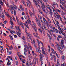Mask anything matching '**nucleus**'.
Instances as JSON below:
<instances>
[{
    "mask_svg": "<svg viewBox=\"0 0 66 66\" xmlns=\"http://www.w3.org/2000/svg\"><path fill=\"white\" fill-rule=\"evenodd\" d=\"M38 10L39 11L40 13L41 14H43V13H42V11H41V10H40L39 9H38Z\"/></svg>",
    "mask_w": 66,
    "mask_h": 66,
    "instance_id": "b1692460",
    "label": "nucleus"
},
{
    "mask_svg": "<svg viewBox=\"0 0 66 66\" xmlns=\"http://www.w3.org/2000/svg\"><path fill=\"white\" fill-rule=\"evenodd\" d=\"M47 36H48L49 37H50V35H49L48 34V33H47Z\"/></svg>",
    "mask_w": 66,
    "mask_h": 66,
    "instance_id": "09e8293b",
    "label": "nucleus"
},
{
    "mask_svg": "<svg viewBox=\"0 0 66 66\" xmlns=\"http://www.w3.org/2000/svg\"><path fill=\"white\" fill-rule=\"evenodd\" d=\"M15 28H16V30H19V29H20L19 28V27H18L17 26H15Z\"/></svg>",
    "mask_w": 66,
    "mask_h": 66,
    "instance_id": "f3484780",
    "label": "nucleus"
},
{
    "mask_svg": "<svg viewBox=\"0 0 66 66\" xmlns=\"http://www.w3.org/2000/svg\"><path fill=\"white\" fill-rule=\"evenodd\" d=\"M35 63L34 64H36V59H35Z\"/></svg>",
    "mask_w": 66,
    "mask_h": 66,
    "instance_id": "79ce46f5",
    "label": "nucleus"
},
{
    "mask_svg": "<svg viewBox=\"0 0 66 66\" xmlns=\"http://www.w3.org/2000/svg\"><path fill=\"white\" fill-rule=\"evenodd\" d=\"M59 46V45L58 44H56L55 45V47H56Z\"/></svg>",
    "mask_w": 66,
    "mask_h": 66,
    "instance_id": "bf43d9fd",
    "label": "nucleus"
},
{
    "mask_svg": "<svg viewBox=\"0 0 66 66\" xmlns=\"http://www.w3.org/2000/svg\"><path fill=\"white\" fill-rule=\"evenodd\" d=\"M60 7H61V8L62 9H64V8L62 7V5H60Z\"/></svg>",
    "mask_w": 66,
    "mask_h": 66,
    "instance_id": "473e14b6",
    "label": "nucleus"
},
{
    "mask_svg": "<svg viewBox=\"0 0 66 66\" xmlns=\"http://www.w3.org/2000/svg\"><path fill=\"white\" fill-rule=\"evenodd\" d=\"M55 28L54 27L53 29V32H55Z\"/></svg>",
    "mask_w": 66,
    "mask_h": 66,
    "instance_id": "2f4dec72",
    "label": "nucleus"
},
{
    "mask_svg": "<svg viewBox=\"0 0 66 66\" xmlns=\"http://www.w3.org/2000/svg\"><path fill=\"white\" fill-rule=\"evenodd\" d=\"M50 55L51 56H53V55H52V52H51V54H50Z\"/></svg>",
    "mask_w": 66,
    "mask_h": 66,
    "instance_id": "338daca9",
    "label": "nucleus"
},
{
    "mask_svg": "<svg viewBox=\"0 0 66 66\" xmlns=\"http://www.w3.org/2000/svg\"><path fill=\"white\" fill-rule=\"evenodd\" d=\"M48 32H49V33L50 35H51V31H48Z\"/></svg>",
    "mask_w": 66,
    "mask_h": 66,
    "instance_id": "8fccbe9b",
    "label": "nucleus"
},
{
    "mask_svg": "<svg viewBox=\"0 0 66 66\" xmlns=\"http://www.w3.org/2000/svg\"><path fill=\"white\" fill-rule=\"evenodd\" d=\"M29 48H30V49L31 50H32V47H31V46H29Z\"/></svg>",
    "mask_w": 66,
    "mask_h": 66,
    "instance_id": "603ef678",
    "label": "nucleus"
},
{
    "mask_svg": "<svg viewBox=\"0 0 66 66\" xmlns=\"http://www.w3.org/2000/svg\"><path fill=\"white\" fill-rule=\"evenodd\" d=\"M54 31H55L54 32H55V33H58V31H57V29H55V30Z\"/></svg>",
    "mask_w": 66,
    "mask_h": 66,
    "instance_id": "a878e982",
    "label": "nucleus"
},
{
    "mask_svg": "<svg viewBox=\"0 0 66 66\" xmlns=\"http://www.w3.org/2000/svg\"><path fill=\"white\" fill-rule=\"evenodd\" d=\"M10 22L11 23V25H12V24H13V21H10Z\"/></svg>",
    "mask_w": 66,
    "mask_h": 66,
    "instance_id": "4d7b16f0",
    "label": "nucleus"
},
{
    "mask_svg": "<svg viewBox=\"0 0 66 66\" xmlns=\"http://www.w3.org/2000/svg\"><path fill=\"white\" fill-rule=\"evenodd\" d=\"M11 8V9L12 10H14L13 9H14L13 8V6L12 5H11L10 7V8Z\"/></svg>",
    "mask_w": 66,
    "mask_h": 66,
    "instance_id": "aec40b11",
    "label": "nucleus"
},
{
    "mask_svg": "<svg viewBox=\"0 0 66 66\" xmlns=\"http://www.w3.org/2000/svg\"><path fill=\"white\" fill-rule=\"evenodd\" d=\"M24 50L25 52H27V48H24Z\"/></svg>",
    "mask_w": 66,
    "mask_h": 66,
    "instance_id": "72a5a7b5",
    "label": "nucleus"
},
{
    "mask_svg": "<svg viewBox=\"0 0 66 66\" xmlns=\"http://www.w3.org/2000/svg\"><path fill=\"white\" fill-rule=\"evenodd\" d=\"M25 31L26 32V33H27V28H25Z\"/></svg>",
    "mask_w": 66,
    "mask_h": 66,
    "instance_id": "58836bf2",
    "label": "nucleus"
},
{
    "mask_svg": "<svg viewBox=\"0 0 66 66\" xmlns=\"http://www.w3.org/2000/svg\"><path fill=\"white\" fill-rule=\"evenodd\" d=\"M2 18L3 19H4V15H2Z\"/></svg>",
    "mask_w": 66,
    "mask_h": 66,
    "instance_id": "e433bc0d",
    "label": "nucleus"
},
{
    "mask_svg": "<svg viewBox=\"0 0 66 66\" xmlns=\"http://www.w3.org/2000/svg\"><path fill=\"white\" fill-rule=\"evenodd\" d=\"M47 19L48 20V22H49L50 23H51V21L50 20V19H49V18H47Z\"/></svg>",
    "mask_w": 66,
    "mask_h": 66,
    "instance_id": "dca6fc26",
    "label": "nucleus"
},
{
    "mask_svg": "<svg viewBox=\"0 0 66 66\" xmlns=\"http://www.w3.org/2000/svg\"><path fill=\"white\" fill-rule=\"evenodd\" d=\"M16 19L17 20V21H19V20H18V17H17V16H16Z\"/></svg>",
    "mask_w": 66,
    "mask_h": 66,
    "instance_id": "a19ab883",
    "label": "nucleus"
},
{
    "mask_svg": "<svg viewBox=\"0 0 66 66\" xmlns=\"http://www.w3.org/2000/svg\"><path fill=\"white\" fill-rule=\"evenodd\" d=\"M20 56H21L22 57H23V58H24V59L25 58V57L23 56L22 55H20Z\"/></svg>",
    "mask_w": 66,
    "mask_h": 66,
    "instance_id": "a18cd8bd",
    "label": "nucleus"
},
{
    "mask_svg": "<svg viewBox=\"0 0 66 66\" xmlns=\"http://www.w3.org/2000/svg\"><path fill=\"white\" fill-rule=\"evenodd\" d=\"M22 2L23 3L24 5H26V4H25V3H24V2L23 1H22Z\"/></svg>",
    "mask_w": 66,
    "mask_h": 66,
    "instance_id": "49530a36",
    "label": "nucleus"
},
{
    "mask_svg": "<svg viewBox=\"0 0 66 66\" xmlns=\"http://www.w3.org/2000/svg\"><path fill=\"white\" fill-rule=\"evenodd\" d=\"M42 9L43 11H44V12H45V13H46V11H45V9H44V8H42Z\"/></svg>",
    "mask_w": 66,
    "mask_h": 66,
    "instance_id": "7c9ffc66",
    "label": "nucleus"
},
{
    "mask_svg": "<svg viewBox=\"0 0 66 66\" xmlns=\"http://www.w3.org/2000/svg\"><path fill=\"white\" fill-rule=\"evenodd\" d=\"M46 26H47L48 29L49 28V22H48L47 21H46Z\"/></svg>",
    "mask_w": 66,
    "mask_h": 66,
    "instance_id": "39448f33",
    "label": "nucleus"
},
{
    "mask_svg": "<svg viewBox=\"0 0 66 66\" xmlns=\"http://www.w3.org/2000/svg\"><path fill=\"white\" fill-rule=\"evenodd\" d=\"M6 16L7 17H11V16L9 15L8 13V14L6 15Z\"/></svg>",
    "mask_w": 66,
    "mask_h": 66,
    "instance_id": "4c0bfd02",
    "label": "nucleus"
},
{
    "mask_svg": "<svg viewBox=\"0 0 66 66\" xmlns=\"http://www.w3.org/2000/svg\"><path fill=\"white\" fill-rule=\"evenodd\" d=\"M22 38L24 40H25V38H24V37H22Z\"/></svg>",
    "mask_w": 66,
    "mask_h": 66,
    "instance_id": "864d4df0",
    "label": "nucleus"
},
{
    "mask_svg": "<svg viewBox=\"0 0 66 66\" xmlns=\"http://www.w3.org/2000/svg\"><path fill=\"white\" fill-rule=\"evenodd\" d=\"M14 14L15 15H16V11H15V10H14Z\"/></svg>",
    "mask_w": 66,
    "mask_h": 66,
    "instance_id": "c85d7f7f",
    "label": "nucleus"
},
{
    "mask_svg": "<svg viewBox=\"0 0 66 66\" xmlns=\"http://www.w3.org/2000/svg\"><path fill=\"white\" fill-rule=\"evenodd\" d=\"M40 57H41V58H43L44 57V55H42L41 56H40Z\"/></svg>",
    "mask_w": 66,
    "mask_h": 66,
    "instance_id": "de8ad7c7",
    "label": "nucleus"
},
{
    "mask_svg": "<svg viewBox=\"0 0 66 66\" xmlns=\"http://www.w3.org/2000/svg\"><path fill=\"white\" fill-rule=\"evenodd\" d=\"M43 54H44L45 55V56H47V55L45 53V51H44V50H43Z\"/></svg>",
    "mask_w": 66,
    "mask_h": 66,
    "instance_id": "1a4fd4ad",
    "label": "nucleus"
},
{
    "mask_svg": "<svg viewBox=\"0 0 66 66\" xmlns=\"http://www.w3.org/2000/svg\"><path fill=\"white\" fill-rule=\"evenodd\" d=\"M56 11H57V12H58L59 13H61V11L58 9H57Z\"/></svg>",
    "mask_w": 66,
    "mask_h": 66,
    "instance_id": "cd10ccee",
    "label": "nucleus"
},
{
    "mask_svg": "<svg viewBox=\"0 0 66 66\" xmlns=\"http://www.w3.org/2000/svg\"><path fill=\"white\" fill-rule=\"evenodd\" d=\"M37 42L38 41V45H39V44H40V43H39V41H38V40H37Z\"/></svg>",
    "mask_w": 66,
    "mask_h": 66,
    "instance_id": "c756f323",
    "label": "nucleus"
},
{
    "mask_svg": "<svg viewBox=\"0 0 66 66\" xmlns=\"http://www.w3.org/2000/svg\"><path fill=\"white\" fill-rule=\"evenodd\" d=\"M57 36L58 37V38H62V36H61L60 35H57Z\"/></svg>",
    "mask_w": 66,
    "mask_h": 66,
    "instance_id": "5701e85b",
    "label": "nucleus"
},
{
    "mask_svg": "<svg viewBox=\"0 0 66 66\" xmlns=\"http://www.w3.org/2000/svg\"><path fill=\"white\" fill-rule=\"evenodd\" d=\"M38 1H33L34 2V3L36 4V6H37V2Z\"/></svg>",
    "mask_w": 66,
    "mask_h": 66,
    "instance_id": "0eeeda50",
    "label": "nucleus"
},
{
    "mask_svg": "<svg viewBox=\"0 0 66 66\" xmlns=\"http://www.w3.org/2000/svg\"><path fill=\"white\" fill-rule=\"evenodd\" d=\"M14 36L15 38H17V36H16V35H14Z\"/></svg>",
    "mask_w": 66,
    "mask_h": 66,
    "instance_id": "5fc2aeb1",
    "label": "nucleus"
},
{
    "mask_svg": "<svg viewBox=\"0 0 66 66\" xmlns=\"http://www.w3.org/2000/svg\"><path fill=\"white\" fill-rule=\"evenodd\" d=\"M41 51L40 50H39L38 51V52H39V53H40V52H41Z\"/></svg>",
    "mask_w": 66,
    "mask_h": 66,
    "instance_id": "052dcab7",
    "label": "nucleus"
},
{
    "mask_svg": "<svg viewBox=\"0 0 66 66\" xmlns=\"http://www.w3.org/2000/svg\"><path fill=\"white\" fill-rule=\"evenodd\" d=\"M20 24L21 27H22V28L23 29H24V26H23V24H22L21 22H20Z\"/></svg>",
    "mask_w": 66,
    "mask_h": 66,
    "instance_id": "20e7f679",
    "label": "nucleus"
},
{
    "mask_svg": "<svg viewBox=\"0 0 66 66\" xmlns=\"http://www.w3.org/2000/svg\"><path fill=\"white\" fill-rule=\"evenodd\" d=\"M20 9H21L22 11H24V9H23V7H22V6H21L20 7Z\"/></svg>",
    "mask_w": 66,
    "mask_h": 66,
    "instance_id": "ddd939ff",
    "label": "nucleus"
},
{
    "mask_svg": "<svg viewBox=\"0 0 66 66\" xmlns=\"http://www.w3.org/2000/svg\"><path fill=\"white\" fill-rule=\"evenodd\" d=\"M35 17L36 18V21L38 25V26H39V22H38V19H37V17L36 16H35Z\"/></svg>",
    "mask_w": 66,
    "mask_h": 66,
    "instance_id": "7ed1b4c3",
    "label": "nucleus"
},
{
    "mask_svg": "<svg viewBox=\"0 0 66 66\" xmlns=\"http://www.w3.org/2000/svg\"><path fill=\"white\" fill-rule=\"evenodd\" d=\"M40 20H42V17L41 16H40Z\"/></svg>",
    "mask_w": 66,
    "mask_h": 66,
    "instance_id": "69168bd1",
    "label": "nucleus"
},
{
    "mask_svg": "<svg viewBox=\"0 0 66 66\" xmlns=\"http://www.w3.org/2000/svg\"><path fill=\"white\" fill-rule=\"evenodd\" d=\"M42 25L43 27H44V28L46 30H47V28H46V26L45 25V23H43L42 24Z\"/></svg>",
    "mask_w": 66,
    "mask_h": 66,
    "instance_id": "423d86ee",
    "label": "nucleus"
},
{
    "mask_svg": "<svg viewBox=\"0 0 66 66\" xmlns=\"http://www.w3.org/2000/svg\"><path fill=\"white\" fill-rule=\"evenodd\" d=\"M22 15H26V14H25V13H24L23 12L22 13Z\"/></svg>",
    "mask_w": 66,
    "mask_h": 66,
    "instance_id": "13d9d810",
    "label": "nucleus"
},
{
    "mask_svg": "<svg viewBox=\"0 0 66 66\" xmlns=\"http://www.w3.org/2000/svg\"><path fill=\"white\" fill-rule=\"evenodd\" d=\"M57 49L58 50H59L60 52H62V51L59 49V48H57Z\"/></svg>",
    "mask_w": 66,
    "mask_h": 66,
    "instance_id": "6e6d98bb",
    "label": "nucleus"
},
{
    "mask_svg": "<svg viewBox=\"0 0 66 66\" xmlns=\"http://www.w3.org/2000/svg\"><path fill=\"white\" fill-rule=\"evenodd\" d=\"M66 65V63L64 62L63 63V64H62L61 65V66H65V65Z\"/></svg>",
    "mask_w": 66,
    "mask_h": 66,
    "instance_id": "412c9836",
    "label": "nucleus"
},
{
    "mask_svg": "<svg viewBox=\"0 0 66 66\" xmlns=\"http://www.w3.org/2000/svg\"><path fill=\"white\" fill-rule=\"evenodd\" d=\"M63 29L64 30H66V28L64 27Z\"/></svg>",
    "mask_w": 66,
    "mask_h": 66,
    "instance_id": "774afa93",
    "label": "nucleus"
},
{
    "mask_svg": "<svg viewBox=\"0 0 66 66\" xmlns=\"http://www.w3.org/2000/svg\"><path fill=\"white\" fill-rule=\"evenodd\" d=\"M7 64L8 66H10L11 64V62L9 63V62H7Z\"/></svg>",
    "mask_w": 66,
    "mask_h": 66,
    "instance_id": "4be33fe9",
    "label": "nucleus"
},
{
    "mask_svg": "<svg viewBox=\"0 0 66 66\" xmlns=\"http://www.w3.org/2000/svg\"><path fill=\"white\" fill-rule=\"evenodd\" d=\"M27 21H28V22H30V23H31V21H30V20H28Z\"/></svg>",
    "mask_w": 66,
    "mask_h": 66,
    "instance_id": "e2e57ef3",
    "label": "nucleus"
},
{
    "mask_svg": "<svg viewBox=\"0 0 66 66\" xmlns=\"http://www.w3.org/2000/svg\"><path fill=\"white\" fill-rule=\"evenodd\" d=\"M60 32H61L62 34V35H64L66 34L64 32H63V31H60Z\"/></svg>",
    "mask_w": 66,
    "mask_h": 66,
    "instance_id": "9d476101",
    "label": "nucleus"
},
{
    "mask_svg": "<svg viewBox=\"0 0 66 66\" xmlns=\"http://www.w3.org/2000/svg\"><path fill=\"white\" fill-rule=\"evenodd\" d=\"M62 58L63 60H65V56L63 55L62 56Z\"/></svg>",
    "mask_w": 66,
    "mask_h": 66,
    "instance_id": "2eb2a0df",
    "label": "nucleus"
},
{
    "mask_svg": "<svg viewBox=\"0 0 66 66\" xmlns=\"http://www.w3.org/2000/svg\"><path fill=\"white\" fill-rule=\"evenodd\" d=\"M7 22V21L5 20V21H4L3 22V23L4 24H5Z\"/></svg>",
    "mask_w": 66,
    "mask_h": 66,
    "instance_id": "f704fd0d",
    "label": "nucleus"
},
{
    "mask_svg": "<svg viewBox=\"0 0 66 66\" xmlns=\"http://www.w3.org/2000/svg\"><path fill=\"white\" fill-rule=\"evenodd\" d=\"M59 29L60 31H59V33H60V34H61V33L60 31H62V29H61V28L60 27H59V28H58Z\"/></svg>",
    "mask_w": 66,
    "mask_h": 66,
    "instance_id": "9b49d317",
    "label": "nucleus"
},
{
    "mask_svg": "<svg viewBox=\"0 0 66 66\" xmlns=\"http://www.w3.org/2000/svg\"><path fill=\"white\" fill-rule=\"evenodd\" d=\"M18 32L19 33H21V30H20V29H19L18 31Z\"/></svg>",
    "mask_w": 66,
    "mask_h": 66,
    "instance_id": "37998d69",
    "label": "nucleus"
},
{
    "mask_svg": "<svg viewBox=\"0 0 66 66\" xmlns=\"http://www.w3.org/2000/svg\"><path fill=\"white\" fill-rule=\"evenodd\" d=\"M9 37H10L11 38V39L13 40V37H12V36L11 35H9Z\"/></svg>",
    "mask_w": 66,
    "mask_h": 66,
    "instance_id": "a211bd4d",
    "label": "nucleus"
},
{
    "mask_svg": "<svg viewBox=\"0 0 66 66\" xmlns=\"http://www.w3.org/2000/svg\"><path fill=\"white\" fill-rule=\"evenodd\" d=\"M53 5H55V4H56V3H53Z\"/></svg>",
    "mask_w": 66,
    "mask_h": 66,
    "instance_id": "0e129e2a",
    "label": "nucleus"
},
{
    "mask_svg": "<svg viewBox=\"0 0 66 66\" xmlns=\"http://www.w3.org/2000/svg\"><path fill=\"white\" fill-rule=\"evenodd\" d=\"M29 64V62H28V61H27V62L26 63V66H29V64Z\"/></svg>",
    "mask_w": 66,
    "mask_h": 66,
    "instance_id": "ea45409f",
    "label": "nucleus"
},
{
    "mask_svg": "<svg viewBox=\"0 0 66 66\" xmlns=\"http://www.w3.org/2000/svg\"><path fill=\"white\" fill-rule=\"evenodd\" d=\"M16 33L18 35H19V34L20 35H21V33H19L18 32H17V31L16 32Z\"/></svg>",
    "mask_w": 66,
    "mask_h": 66,
    "instance_id": "4468645a",
    "label": "nucleus"
},
{
    "mask_svg": "<svg viewBox=\"0 0 66 66\" xmlns=\"http://www.w3.org/2000/svg\"><path fill=\"white\" fill-rule=\"evenodd\" d=\"M26 34L27 36H28V37H31V34H30V33H29L28 34V33H26Z\"/></svg>",
    "mask_w": 66,
    "mask_h": 66,
    "instance_id": "6e6552de",
    "label": "nucleus"
},
{
    "mask_svg": "<svg viewBox=\"0 0 66 66\" xmlns=\"http://www.w3.org/2000/svg\"><path fill=\"white\" fill-rule=\"evenodd\" d=\"M61 45L62 47V48H63L64 47V45H63V44H64V40L63 39H62L61 40Z\"/></svg>",
    "mask_w": 66,
    "mask_h": 66,
    "instance_id": "f03ea898",
    "label": "nucleus"
},
{
    "mask_svg": "<svg viewBox=\"0 0 66 66\" xmlns=\"http://www.w3.org/2000/svg\"><path fill=\"white\" fill-rule=\"evenodd\" d=\"M43 18L44 21H46H46H46V20L45 19V18L44 16H43Z\"/></svg>",
    "mask_w": 66,
    "mask_h": 66,
    "instance_id": "393cba45",
    "label": "nucleus"
},
{
    "mask_svg": "<svg viewBox=\"0 0 66 66\" xmlns=\"http://www.w3.org/2000/svg\"><path fill=\"white\" fill-rule=\"evenodd\" d=\"M65 4V3L64 2H62L61 4H62V5H64V4Z\"/></svg>",
    "mask_w": 66,
    "mask_h": 66,
    "instance_id": "c9c22d12",
    "label": "nucleus"
},
{
    "mask_svg": "<svg viewBox=\"0 0 66 66\" xmlns=\"http://www.w3.org/2000/svg\"><path fill=\"white\" fill-rule=\"evenodd\" d=\"M38 30L39 31V32H40L42 34V30L40 28H38Z\"/></svg>",
    "mask_w": 66,
    "mask_h": 66,
    "instance_id": "6ab92c4d",
    "label": "nucleus"
},
{
    "mask_svg": "<svg viewBox=\"0 0 66 66\" xmlns=\"http://www.w3.org/2000/svg\"><path fill=\"white\" fill-rule=\"evenodd\" d=\"M40 43H41L42 44V45L43 46V47H44V44H43L42 43V42H41V41H40Z\"/></svg>",
    "mask_w": 66,
    "mask_h": 66,
    "instance_id": "3c124183",
    "label": "nucleus"
},
{
    "mask_svg": "<svg viewBox=\"0 0 66 66\" xmlns=\"http://www.w3.org/2000/svg\"><path fill=\"white\" fill-rule=\"evenodd\" d=\"M49 26L50 28H51V29H52V28H53V27H52V26H51V24H50Z\"/></svg>",
    "mask_w": 66,
    "mask_h": 66,
    "instance_id": "bb28decb",
    "label": "nucleus"
},
{
    "mask_svg": "<svg viewBox=\"0 0 66 66\" xmlns=\"http://www.w3.org/2000/svg\"><path fill=\"white\" fill-rule=\"evenodd\" d=\"M53 35L54 36V37H56V36H55V35L54 34H53Z\"/></svg>",
    "mask_w": 66,
    "mask_h": 66,
    "instance_id": "680f3d73",
    "label": "nucleus"
},
{
    "mask_svg": "<svg viewBox=\"0 0 66 66\" xmlns=\"http://www.w3.org/2000/svg\"><path fill=\"white\" fill-rule=\"evenodd\" d=\"M13 8L15 10L17 9V6L15 5H14L13 6Z\"/></svg>",
    "mask_w": 66,
    "mask_h": 66,
    "instance_id": "f8f14e48",
    "label": "nucleus"
},
{
    "mask_svg": "<svg viewBox=\"0 0 66 66\" xmlns=\"http://www.w3.org/2000/svg\"><path fill=\"white\" fill-rule=\"evenodd\" d=\"M32 22L33 23V24L34 26L35 27L34 28L35 31V32H37V28L36 26V24H35V23L33 21H32Z\"/></svg>",
    "mask_w": 66,
    "mask_h": 66,
    "instance_id": "f257e3e1",
    "label": "nucleus"
},
{
    "mask_svg": "<svg viewBox=\"0 0 66 66\" xmlns=\"http://www.w3.org/2000/svg\"><path fill=\"white\" fill-rule=\"evenodd\" d=\"M24 47L26 48H27V47H28V46H27V45H24Z\"/></svg>",
    "mask_w": 66,
    "mask_h": 66,
    "instance_id": "c03bdc74",
    "label": "nucleus"
}]
</instances>
